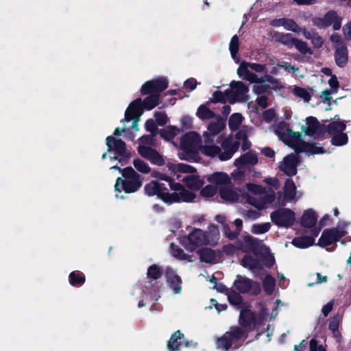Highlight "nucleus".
Returning a JSON list of instances; mask_svg holds the SVG:
<instances>
[{"instance_id":"21","label":"nucleus","mask_w":351,"mask_h":351,"mask_svg":"<svg viewBox=\"0 0 351 351\" xmlns=\"http://www.w3.org/2000/svg\"><path fill=\"white\" fill-rule=\"evenodd\" d=\"M225 127V121L221 117H217L208 124L207 127L208 131L204 132L202 136L205 139H213V137L219 134Z\"/></svg>"},{"instance_id":"56","label":"nucleus","mask_w":351,"mask_h":351,"mask_svg":"<svg viewBox=\"0 0 351 351\" xmlns=\"http://www.w3.org/2000/svg\"><path fill=\"white\" fill-rule=\"evenodd\" d=\"M240 318L243 321L244 325H248L250 320L253 318L252 313L250 311L243 310L240 313Z\"/></svg>"},{"instance_id":"42","label":"nucleus","mask_w":351,"mask_h":351,"mask_svg":"<svg viewBox=\"0 0 351 351\" xmlns=\"http://www.w3.org/2000/svg\"><path fill=\"white\" fill-rule=\"evenodd\" d=\"M241 264L245 268L253 269L258 267L259 265V262L256 259L252 258L251 256L246 255L242 259Z\"/></svg>"},{"instance_id":"38","label":"nucleus","mask_w":351,"mask_h":351,"mask_svg":"<svg viewBox=\"0 0 351 351\" xmlns=\"http://www.w3.org/2000/svg\"><path fill=\"white\" fill-rule=\"evenodd\" d=\"M171 254L173 256L180 260L192 261L190 256L186 254L182 249L172 244L171 245Z\"/></svg>"},{"instance_id":"55","label":"nucleus","mask_w":351,"mask_h":351,"mask_svg":"<svg viewBox=\"0 0 351 351\" xmlns=\"http://www.w3.org/2000/svg\"><path fill=\"white\" fill-rule=\"evenodd\" d=\"M296 38H293L290 34H282L280 36V40L284 45H287L289 47H293L294 42Z\"/></svg>"},{"instance_id":"46","label":"nucleus","mask_w":351,"mask_h":351,"mask_svg":"<svg viewBox=\"0 0 351 351\" xmlns=\"http://www.w3.org/2000/svg\"><path fill=\"white\" fill-rule=\"evenodd\" d=\"M133 165L139 172L142 173H148L151 171L149 165L145 162L139 158L134 160Z\"/></svg>"},{"instance_id":"5","label":"nucleus","mask_w":351,"mask_h":351,"mask_svg":"<svg viewBox=\"0 0 351 351\" xmlns=\"http://www.w3.org/2000/svg\"><path fill=\"white\" fill-rule=\"evenodd\" d=\"M202 143L201 136L196 132H190L182 136L180 149L182 152L178 153L181 160L190 162H197L200 157L198 154L199 146Z\"/></svg>"},{"instance_id":"24","label":"nucleus","mask_w":351,"mask_h":351,"mask_svg":"<svg viewBox=\"0 0 351 351\" xmlns=\"http://www.w3.org/2000/svg\"><path fill=\"white\" fill-rule=\"evenodd\" d=\"M206 179L208 182L218 187L219 191L221 187H226L231 184L230 177L222 171L211 173L207 176Z\"/></svg>"},{"instance_id":"27","label":"nucleus","mask_w":351,"mask_h":351,"mask_svg":"<svg viewBox=\"0 0 351 351\" xmlns=\"http://www.w3.org/2000/svg\"><path fill=\"white\" fill-rule=\"evenodd\" d=\"M271 25L275 27H283L286 30L294 32H299L300 28L297 23L291 19L282 18L274 20Z\"/></svg>"},{"instance_id":"32","label":"nucleus","mask_w":351,"mask_h":351,"mask_svg":"<svg viewBox=\"0 0 351 351\" xmlns=\"http://www.w3.org/2000/svg\"><path fill=\"white\" fill-rule=\"evenodd\" d=\"M314 239L310 237H301L295 238L292 243L297 247L299 248H306L310 247L314 243Z\"/></svg>"},{"instance_id":"11","label":"nucleus","mask_w":351,"mask_h":351,"mask_svg":"<svg viewBox=\"0 0 351 351\" xmlns=\"http://www.w3.org/2000/svg\"><path fill=\"white\" fill-rule=\"evenodd\" d=\"M248 88L241 82H232L230 84V88L226 90L228 101L234 104L237 101H244L248 100L247 95Z\"/></svg>"},{"instance_id":"1","label":"nucleus","mask_w":351,"mask_h":351,"mask_svg":"<svg viewBox=\"0 0 351 351\" xmlns=\"http://www.w3.org/2000/svg\"><path fill=\"white\" fill-rule=\"evenodd\" d=\"M218 228L212 225L209 227L208 232L201 229H195L191 231L186 237H184L182 243L185 248L191 252L200 251V248L216 243L219 239Z\"/></svg>"},{"instance_id":"51","label":"nucleus","mask_w":351,"mask_h":351,"mask_svg":"<svg viewBox=\"0 0 351 351\" xmlns=\"http://www.w3.org/2000/svg\"><path fill=\"white\" fill-rule=\"evenodd\" d=\"M340 322L339 318L334 317L332 318L329 324V329L332 331L334 337L337 339L339 337V332L338 331V327Z\"/></svg>"},{"instance_id":"13","label":"nucleus","mask_w":351,"mask_h":351,"mask_svg":"<svg viewBox=\"0 0 351 351\" xmlns=\"http://www.w3.org/2000/svg\"><path fill=\"white\" fill-rule=\"evenodd\" d=\"M170 189L173 191V193L169 195H176L178 200H175L173 203L185 202H190L194 200L196 197V195L192 192L186 190L182 184L178 182H175L173 180L170 178V180L167 182Z\"/></svg>"},{"instance_id":"18","label":"nucleus","mask_w":351,"mask_h":351,"mask_svg":"<svg viewBox=\"0 0 351 351\" xmlns=\"http://www.w3.org/2000/svg\"><path fill=\"white\" fill-rule=\"evenodd\" d=\"M168 82L165 78H160L147 81L141 87V93L146 95L150 93H160L166 89Z\"/></svg>"},{"instance_id":"62","label":"nucleus","mask_w":351,"mask_h":351,"mask_svg":"<svg viewBox=\"0 0 351 351\" xmlns=\"http://www.w3.org/2000/svg\"><path fill=\"white\" fill-rule=\"evenodd\" d=\"M248 202L259 210L265 208V202L264 201H263L262 199H257L255 198H249Z\"/></svg>"},{"instance_id":"28","label":"nucleus","mask_w":351,"mask_h":351,"mask_svg":"<svg viewBox=\"0 0 351 351\" xmlns=\"http://www.w3.org/2000/svg\"><path fill=\"white\" fill-rule=\"evenodd\" d=\"M219 195L226 202H234L239 199L238 192L230 186V184L220 189Z\"/></svg>"},{"instance_id":"34","label":"nucleus","mask_w":351,"mask_h":351,"mask_svg":"<svg viewBox=\"0 0 351 351\" xmlns=\"http://www.w3.org/2000/svg\"><path fill=\"white\" fill-rule=\"evenodd\" d=\"M249 130V129L247 128V127H243L242 128L241 130H240L236 135V137L238 139V141L237 142L239 143V145L240 144L239 141H243V144H242V149L243 150H246L247 149L250 148V147L251 146V143L250 141H248L247 139H246V135H245V132ZM229 138L231 139V143H234V142H232V138L230 137H228ZM236 141H234L235 143Z\"/></svg>"},{"instance_id":"43","label":"nucleus","mask_w":351,"mask_h":351,"mask_svg":"<svg viewBox=\"0 0 351 351\" xmlns=\"http://www.w3.org/2000/svg\"><path fill=\"white\" fill-rule=\"evenodd\" d=\"M294 95L304 100V102H308L311 99V95L305 88L295 86L293 89Z\"/></svg>"},{"instance_id":"60","label":"nucleus","mask_w":351,"mask_h":351,"mask_svg":"<svg viewBox=\"0 0 351 351\" xmlns=\"http://www.w3.org/2000/svg\"><path fill=\"white\" fill-rule=\"evenodd\" d=\"M242 169H238L234 170L232 173L231 176L235 182L239 183L243 180L244 173L241 171Z\"/></svg>"},{"instance_id":"58","label":"nucleus","mask_w":351,"mask_h":351,"mask_svg":"<svg viewBox=\"0 0 351 351\" xmlns=\"http://www.w3.org/2000/svg\"><path fill=\"white\" fill-rule=\"evenodd\" d=\"M246 187L249 191L254 195H260L264 192V189L258 184H247Z\"/></svg>"},{"instance_id":"22","label":"nucleus","mask_w":351,"mask_h":351,"mask_svg":"<svg viewBox=\"0 0 351 351\" xmlns=\"http://www.w3.org/2000/svg\"><path fill=\"white\" fill-rule=\"evenodd\" d=\"M191 345L196 346V343L185 341L183 334L178 330L171 336L168 343V348L171 351H180L182 347H189Z\"/></svg>"},{"instance_id":"19","label":"nucleus","mask_w":351,"mask_h":351,"mask_svg":"<svg viewBox=\"0 0 351 351\" xmlns=\"http://www.w3.org/2000/svg\"><path fill=\"white\" fill-rule=\"evenodd\" d=\"M234 286L235 289L241 293H246L252 291L254 294L260 292V287L256 285L251 280L242 276H238L234 280Z\"/></svg>"},{"instance_id":"64","label":"nucleus","mask_w":351,"mask_h":351,"mask_svg":"<svg viewBox=\"0 0 351 351\" xmlns=\"http://www.w3.org/2000/svg\"><path fill=\"white\" fill-rule=\"evenodd\" d=\"M155 118H156L157 123L160 125H165L167 121V115L164 112H156Z\"/></svg>"},{"instance_id":"29","label":"nucleus","mask_w":351,"mask_h":351,"mask_svg":"<svg viewBox=\"0 0 351 351\" xmlns=\"http://www.w3.org/2000/svg\"><path fill=\"white\" fill-rule=\"evenodd\" d=\"M319 128V125L317 119L314 117H309L306 118V123L302 125V131L308 136L315 135Z\"/></svg>"},{"instance_id":"36","label":"nucleus","mask_w":351,"mask_h":351,"mask_svg":"<svg viewBox=\"0 0 351 351\" xmlns=\"http://www.w3.org/2000/svg\"><path fill=\"white\" fill-rule=\"evenodd\" d=\"M202 261L208 263H213L216 261V254L210 249H204L198 252Z\"/></svg>"},{"instance_id":"40","label":"nucleus","mask_w":351,"mask_h":351,"mask_svg":"<svg viewBox=\"0 0 351 351\" xmlns=\"http://www.w3.org/2000/svg\"><path fill=\"white\" fill-rule=\"evenodd\" d=\"M239 38L237 35H234L232 36V38H231V40L230 42L229 49H230L232 58L237 62H238L237 53L239 51Z\"/></svg>"},{"instance_id":"25","label":"nucleus","mask_w":351,"mask_h":351,"mask_svg":"<svg viewBox=\"0 0 351 351\" xmlns=\"http://www.w3.org/2000/svg\"><path fill=\"white\" fill-rule=\"evenodd\" d=\"M284 200L287 202H295L300 197L294 182L287 179L283 187Z\"/></svg>"},{"instance_id":"20","label":"nucleus","mask_w":351,"mask_h":351,"mask_svg":"<svg viewBox=\"0 0 351 351\" xmlns=\"http://www.w3.org/2000/svg\"><path fill=\"white\" fill-rule=\"evenodd\" d=\"M165 278L167 282L176 294L180 293L182 291V280L178 275L176 271L170 267L165 269Z\"/></svg>"},{"instance_id":"63","label":"nucleus","mask_w":351,"mask_h":351,"mask_svg":"<svg viewBox=\"0 0 351 351\" xmlns=\"http://www.w3.org/2000/svg\"><path fill=\"white\" fill-rule=\"evenodd\" d=\"M328 84L331 88V91L332 93L337 92L339 88V82L335 75H331L330 80H328Z\"/></svg>"},{"instance_id":"2","label":"nucleus","mask_w":351,"mask_h":351,"mask_svg":"<svg viewBox=\"0 0 351 351\" xmlns=\"http://www.w3.org/2000/svg\"><path fill=\"white\" fill-rule=\"evenodd\" d=\"M213 138H204V143L202 144L201 143L199 146L198 151L207 157L214 158L218 156L220 160L226 161L230 159L239 148L238 142L232 143L231 139L227 138L221 143V147L223 148V152H221V148L219 146L213 144Z\"/></svg>"},{"instance_id":"48","label":"nucleus","mask_w":351,"mask_h":351,"mask_svg":"<svg viewBox=\"0 0 351 351\" xmlns=\"http://www.w3.org/2000/svg\"><path fill=\"white\" fill-rule=\"evenodd\" d=\"M147 277L149 278L156 280L162 275L161 269L156 265H153L147 269Z\"/></svg>"},{"instance_id":"15","label":"nucleus","mask_w":351,"mask_h":351,"mask_svg":"<svg viewBox=\"0 0 351 351\" xmlns=\"http://www.w3.org/2000/svg\"><path fill=\"white\" fill-rule=\"evenodd\" d=\"M313 24L318 27L324 28L329 25H332L335 30H338L341 27V18L334 11H330L323 17H317L313 19Z\"/></svg>"},{"instance_id":"47","label":"nucleus","mask_w":351,"mask_h":351,"mask_svg":"<svg viewBox=\"0 0 351 351\" xmlns=\"http://www.w3.org/2000/svg\"><path fill=\"white\" fill-rule=\"evenodd\" d=\"M271 228V224L269 222L263 223L254 224L252 228V232L254 234H263L269 231Z\"/></svg>"},{"instance_id":"26","label":"nucleus","mask_w":351,"mask_h":351,"mask_svg":"<svg viewBox=\"0 0 351 351\" xmlns=\"http://www.w3.org/2000/svg\"><path fill=\"white\" fill-rule=\"evenodd\" d=\"M258 158L254 152H247L234 160V165L238 169H245L257 163Z\"/></svg>"},{"instance_id":"57","label":"nucleus","mask_w":351,"mask_h":351,"mask_svg":"<svg viewBox=\"0 0 351 351\" xmlns=\"http://www.w3.org/2000/svg\"><path fill=\"white\" fill-rule=\"evenodd\" d=\"M228 298L232 304L239 305L241 302V298L240 295L236 292H230L228 294Z\"/></svg>"},{"instance_id":"41","label":"nucleus","mask_w":351,"mask_h":351,"mask_svg":"<svg viewBox=\"0 0 351 351\" xmlns=\"http://www.w3.org/2000/svg\"><path fill=\"white\" fill-rule=\"evenodd\" d=\"M331 143L335 146H342L348 143V136L346 133L341 132L332 134Z\"/></svg>"},{"instance_id":"30","label":"nucleus","mask_w":351,"mask_h":351,"mask_svg":"<svg viewBox=\"0 0 351 351\" xmlns=\"http://www.w3.org/2000/svg\"><path fill=\"white\" fill-rule=\"evenodd\" d=\"M335 57L337 64L340 67L344 66L348 62L347 48L345 46L338 47L336 50Z\"/></svg>"},{"instance_id":"53","label":"nucleus","mask_w":351,"mask_h":351,"mask_svg":"<svg viewBox=\"0 0 351 351\" xmlns=\"http://www.w3.org/2000/svg\"><path fill=\"white\" fill-rule=\"evenodd\" d=\"M312 280H315V282H309L308 285L309 287L313 286L314 285H319L322 282H326L328 280L326 276H322L319 273H315V274H312L310 276Z\"/></svg>"},{"instance_id":"3","label":"nucleus","mask_w":351,"mask_h":351,"mask_svg":"<svg viewBox=\"0 0 351 351\" xmlns=\"http://www.w3.org/2000/svg\"><path fill=\"white\" fill-rule=\"evenodd\" d=\"M167 167L171 173L175 176L178 180L181 178L180 173H189L182 179V181L186 187L192 191L199 190L204 184L200 176L195 173V168L191 165L169 162H167Z\"/></svg>"},{"instance_id":"61","label":"nucleus","mask_w":351,"mask_h":351,"mask_svg":"<svg viewBox=\"0 0 351 351\" xmlns=\"http://www.w3.org/2000/svg\"><path fill=\"white\" fill-rule=\"evenodd\" d=\"M255 83L256 84L253 86V90L256 94L262 93L267 89L266 86L261 82V78L258 77V82Z\"/></svg>"},{"instance_id":"4","label":"nucleus","mask_w":351,"mask_h":351,"mask_svg":"<svg viewBox=\"0 0 351 351\" xmlns=\"http://www.w3.org/2000/svg\"><path fill=\"white\" fill-rule=\"evenodd\" d=\"M276 135L289 147L298 152L309 150L313 154L323 153V149L317 145H306L302 138L299 132H294L289 130L285 124H282V132L279 128L275 130Z\"/></svg>"},{"instance_id":"45","label":"nucleus","mask_w":351,"mask_h":351,"mask_svg":"<svg viewBox=\"0 0 351 351\" xmlns=\"http://www.w3.org/2000/svg\"><path fill=\"white\" fill-rule=\"evenodd\" d=\"M275 288V279L271 276H267L263 280V289L267 294H271Z\"/></svg>"},{"instance_id":"44","label":"nucleus","mask_w":351,"mask_h":351,"mask_svg":"<svg viewBox=\"0 0 351 351\" xmlns=\"http://www.w3.org/2000/svg\"><path fill=\"white\" fill-rule=\"evenodd\" d=\"M234 224L236 226L237 230L233 233H231L229 232V228H228V225H225V227H224L225 234L230 239L234 238L239 233L240 230L242 228V225H243L242 220H241L239 219H237L234 221Z\"/></svg>"},{"instance_id":"49","label":"nucleus","mask_w":351,"mask_h":351,"mask_svg":"<svg viewBox=\"0 0 351 351\" xmlns=\"http://www.w3.org/2000/svg\"><path fill=\"white\" fill-rule=\"evenodd\" d=\"M158 104V98L156 95L150 96L146 98L143 101V106L147 110L154 108Z\"/></svg>"},{"instance_id":"52","label":"nucleus","mask_w":351,"mask_h":351,"mask_svg":"<svg viewBox=\"0 0 351 351\" xmlns=\"http://www.w3.org/2000/svg\"><path fill=\"white\" fill-rule=\"evenodd\" d=\"M85 280L84 276L75 271L71 272L69 276V282L71 285L82 284Z\"/></svg>"},{"instance_id":"14","label":"nucleus","mask_w":351,"mask_h":351,"mask_svg":"<svg viewBox=\"0 0 351 351\" xmlns=\"http://www.w3.org/2000/svg\"><path fill=\"white\" fill-rule=\"evenodd\" d=\"M143 113L141 101L140 99L134 100L127 108L125 113V121H132L131 128L138 130V121Z\"/></svg>"},{"instance_id":"8","label":"nucleus","mask_w":351,"mask_h":351,"mask_svg":"<svg viewBox=\"0 0 351 351\" xmlns=\"http://www.w3.org/2000/svg\"><path fill=\"white\" fill-rule=\"evenodd\" d=\"M156 145L155 141L152 136H143L139 139L138 147V154L152 164L162 166L165 164L163 157L152 147Z\"/></svg>"},{"instance_id":"16","label":"nucleus","mask_w":351,"mask_h":351,"mask_svg":"<svg viewBox=\"0 0 351 351\" xmlns=\"http://www.w3.org/2000/svg\"><path fill=\"white\" fill-rule=\"evenodd\" d=\"M345 234L346 231L343 229H326L322 232L319 239L318 245L322 247L330 245L344 236Z\"/></svg>"},{"instance_id":"10","label":"nucleus","mask_w":351,"mask_h":351,"mask_svg":"<svg viewBox=\"0 0 351 351\" xmlns=\"http://www.w3.org/2000/svg\"><path fill=\"white\" fill-rule=\"evenodd\" d=\"M270 219L276 225L288 228L295 223V213L289 208H280L271 213Z\"/></svg>"},{"instance_id":"39","label":"nucleus","mask_w":351,"mask_h":351,"mask_svg":"<svg viewBox=\"0 0 351 351\" xmlns=\"http://www.w3.org/2000/svg\"><path fill=\"white\" fill-rule=\"evenodd\" d=\"M243 117L239 113H234L232 114L229 119L228 125L232 130H237L239 129L243 121Z\"/></svg>"},{"instance_id":"7","label":"nucleus","mask_w":351,"mask_h":351,"mask_svg":"<svg viewBox=\"0 0 351 351\" xmlns=\"http://www.w3.org/2000/svg\"><path fill=\"white\" fill-rule=\"evenodd\" d=\"M108 151L103 154L102 159L109 158L112 161L122 162L130 157V154L125 148V143L117 137L112 136L106 138Z\"/></svg>"},{"instance_id":"35","label":"nucleus","mask_w":351,"mask_h":351,"mask_svg":"<svg viewBox=\"0 0 351 351\" xmlns=\"http://www.w3.org/2000/svg\"><path fill=\"white\" fill-rule=\"evenodd\" d=\"M346 123L341 121H334L328 124V130L330 134L341 133L346 129Z\"/></svg>"},{"instance_id":"37","label":"nucleus","mask_w":351,"mask_h":351,"mask_svg":"<svg viewBox=\"0 0 351 351\" xmlns=\"http://www.w3.org/2000/svg\"><path fill=\"white\" fill-rule=\"evenodd\" d=\"M197 116L202 120H208L214 117L215 114L206 105L200 106L196 112Z\"/></svg>"},{"instance_id":"23","label":"nucleus","mask_w":351,"mask_h":351,"mask_svg":"<svg viewBox=\"0 0 351 351\" xmlns=\"http://www.w3.org/2000/svg\"><path fill=\"white\" fill-rule=\"evenodd\" d=\"M298 159L294 154L287 156L279 165L280 169L287 176H293L297 173Z\"/></svg>"},{"instance_id":"33","label":"nucleus","mask_w":351,"mask_h":351,"mask_svg":"<svg viewBox=\"0 0 351 351\" xmlns=\"http://www.w3.org/2000/svg\"><path fill=\"white\" fill-rule=\"evenodd\" d=\"M180 133L179 128L175 126H168L160 130V136L165 140L169 141L173 139L176 135Z\"/></svg>"},{"instance_id":"31","label":"nucleus","mask_w":351,"mask_h":351,"mask_svg":"<svg viewBox=\"0 0 351 351\" xmlns=\"http://www.w3.org/2000/svg\"><path fill=\"white\" fill-rule=\"evenodd\" d=\"M317 221V216L315 215V213L312 209H309L306 210L301 219V223L302 224L308 228L313 227Z\"/></svg>"},{"instance_id":"9","label":"nucleus","mask_w":351,"mask_h":351,"mask_svg":"<svg viewBox=\"0 0 351 351\" xmlns=\"http://www.w3.org/2000/svg\"><path fill=\"white\" fill-rule=\"evenodd\" d=\"M144 189L148 196L157 195L158 198L167 204H173V201L178 200L176 195H169L164 184L158 181L149 182L145 184Z\"/></svg>"},{"instance_id":"6","label":"nucleus","mask_w":351,"mask_h":351,"mask_svg":"<svg viewBox=\"0 0 351 351\" xmlns=\"http://www.w3.org/2000/svg\"><path fill=\"white\" fill-rule=\"evenodd\" d=\"M123 180L118 178L114 185L116 197H119V193L124 191L126 193L136 192L141 186L142 182L140 176L132 168L127 167L121 171Z\"/></svg>"},{"instance_id":"59","label":"nucleus","mask_w":351,"mask_h":351,"mask_svg":"<svg viewBox=\"0 0 351 351\" xmlns=\"http://www.w3.org/2000/svg\"><path fill=\"white\" fill-rule=\"evenodd\" d=\"M213 102H221L225 103L228 101L226 97V92L223 93L220 91H216L213 93Z\"/></svg>"},{"instance_id":"50","label":"nucleus","mask_w":351,"mask_h":351,"mask_svg":"<svg viewBox=\"0 0 351 351\" xmlns=\"http://www.w3.org/2000/svg\"><path fill=\"white\" fill-rule=\"evenodd\" d=\"M217 191V188L213 184H209L203 188L200 192L201 195L206 197L214 196Z\"/></svg>"},{"instance_id":"12","label":"nucleus","mask_w":351,"mask_h":351,"mask_svg":"<svg viewBox=\"0 0 351 351\" xmlns=\"http://www.w3.org/2000/svg\"><path fill=\"white\" fill-rule=\"evenodd\" d=\"M265 70L264 65L256 63L243 62L237 69L239 76L250 82H258V77L252 73L251 71L257 73H263Z\"/></svg>"},{"instance_id":"54","label":"nucleus","mask_w":351,"mask_h":351,"mask_svg":"<svg viewBox=\"0 0 351 351\" xmlns=\"http://www.w3.org/2000/svg\"><path fill=\"white\" fill-rule=\"evenodd\" d=\"M293 47L302 53H307L311 52V50L308 47L307 45L304 42L298 39H295Z\"/></svg>"},{"instance_id":"17","label":"nucleus","mask_w":351,"mask_h":351,"mask_svg":"<svg viewBox=\"0 0 351 351\" xmlns=\"http://www.w3.org/2000/svg\"><path fill=\"white\" fill-rule=\"evenodd\" d=\"M243 335L241 329L235 328L230 331L227 332L223 337L217 339V348L224 351H227L231 346L232 342L239 339Z\"/></svg>"}]
</instances>
